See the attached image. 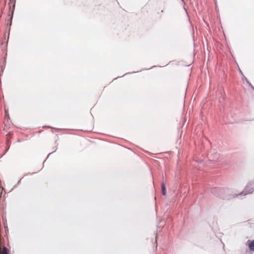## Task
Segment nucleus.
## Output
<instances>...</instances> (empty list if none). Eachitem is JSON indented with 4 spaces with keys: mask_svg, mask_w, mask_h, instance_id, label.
Returning <instances> with one entry per match:
<instances>
[{
    "mask_svg": "<svg viewBox=\"0 0 254 254\" xmlns=\"http://www.w3.org/2000/svg\"><path fill=\"white\" fill-rule=\"evenodd\" d=\"M254 190V189L251 188V186L248 185L245 188V191L248 193H252Z\"/></svg>",
    "mask_w": 254,
    "mask_h": 254,
    "instance_id": "1",
    "label": "nucleus"
},
{
    "mask_svg": "<svg viewBox=\"0 0 254 254\" xmlns=\"http://www.w3.org/2000/svg\"><path fill=\"white\" fill-rule=\"evenodd\" d=\"M249 247L251 251L254 252V240L252 241H249Z\"/></svg>",
    "mask_w": 254,
    "mask_h": 254,
    "instance_id": "2",
    "label": "nucleus"
},
{
    "mask_svg": "<svg viewBox=\"0 0 254 254\" xmlns=\"http://www.w3.org/2000/svg\"><path fill=\"white\" fill-rule=\"evenodd\" d=\"M162 191L163 194L165 195L166 194V189L164 184H162Z\"/></svg>",
    "mask_w": 254,
    "mask_h": 254,
    "instance_id": "3",
    "label": "nucleus"
},
{
    "mask_svg": "<svg viewBox=\"0 0 254 254\" xmlns=\"http://www.w3.org/2000/svg\"><path fill=\"white\" fill-rule=\"evenodd\" d=\"M7 135H11V134L9 132V133H8V134Z\"/></svg>",
    "mask_w": 254,
    "mask_h": 254,
    "instance_id": "4",
    "label": "nucleus"
},
{
    "mask_svg": "<svg viewBox=\"0 0 254 254\" xmlns=\"http://www.w3.org/2000/svg\"><path fill=\"white\" fill-rule=\"evenodd\" d=\"M10 1H11L12 0H10Z\"/></svg>",
    "mask_w": 254,
    "mask_h": 254,
    "instance_id": "5",
    "label": "nucleus"
}]
</instances>
